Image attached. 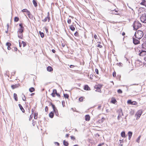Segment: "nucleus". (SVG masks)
<instances>
[{"instance_id": "12", "label": "nucleus", "mask_w": 146, "mask_h": 146, "mask_svg": "<svg viewBox=\"0 0 146 146\" xmlns=\"http://www.w3.org/2000/svg\"><path fill=\"white\" fill-rule=\"evenodd\" d=\"M47 20H48V21L49 22L50 19L48 16L46 17L44 19L42 20V21L44 22H45L47 21Z\"/></svg>"}, {"instance_id": "8", "label": "nucleus", "mask_w": 146, "mask_h": 146, "mask_svg": "<svg viewBox=\"0 0 146 146\" xmlns=\"http://www.w3.org/2000/svg\"><path fill=\"white\" fill-rule=\"evenodd\" d=\"M133 43L135 45L139 43V41L138 40H137L135 38H133Z\"/></svg>"}, {"instance_id": "25", "label": "nucleus", "mask_w": 146, "mask_h": 146, "mask_svg": "<svg viewBox=\"0 0 146 146\" xmlns=\"http://www.w3.org/2000/svg\"><path fill=\"white\" fill-rule=\"evenodd\" d=\"M70 29L73 31H74L75 30V27L72 25L70 26Z\"/></svg>"}, {"instance_id": "23", "label": "nucleus", "mask_w": 146, "mask_h": 146, "mask_svg": "<svg viewBox=\"0 0 146 146\" xmlns=\"http://www.w3.org/2000/svg\"><path fill=\"white\" fill-rule=\"evenodd\" d=\"M49 116L51 118H52L54 116V113L52 112H51L49 114Z\"/></svg>"}, {"instance_id": "45", "label": "nucleus", "mask_w": 146, "mask_h": 146, "mask_svg": "<svg viewBox=\"0 0 146 146\" xmlns=\"http://www.w3.org/2000/svg\"><path fill=\"white\" fill-rule=\"evenodd\" d=\"M78 32H76V33H75L74 34V35L75 36H78Z\"/></svg>"}, {"instance_id": "30", "label": "nucleus", "mask_w": 146, "mask_h": 146, "mask_svg": "<svg viewBox=\"0 0 146 146\" xmlns=\"http://www.w3.org/2000/svg\"><path fill=\"white\" fill-rule=\"evenodd\" d=\"M19 20V18L18 17H15L14 19V21L15 22H17Z\"/></svg>"}, {"instance_id": "11", "label": "nucleus", "mask_w": 146, "mask_h": 146, "mask_svg": "<svg viewBox=\"0 0 146 146\" xmlns=\"http://www.w3.org/2000/svg\"><path fill=\"white\" fill-rule=\"evenodd\" d=\"M90 117L89 115H87L85 116V119L86 121H88L90 120Z\"/></svg>"}, {"instance_id": "62", "label": "nucleus", "mask_w": 146, "mask_h": 146, "mask_svg": "<svg viewBox=\"0 0 146 146\" xmlns=\"http://www.w3.org/2000/svg\"><path fill=\"white\" fill-rule=\"evenodd\" d=\"M101 107V106H98V109H99V110L100 109Z\"/></svg>"}, {"instance_id": "55", "label": "nucleus", "mask_w": 146, "mask_h": 146, "mask_svg": "<svg viewBox=\"0 0 146 146\" xmlns=\"http://www.w3.org/2000/svg\"><path fill=\"white\" fill-rule=\"evenodd\" d=\"M56 94L57 95V96H58V97H60V95L58 93H57Z\"/></svg>"}, {"instance_id": "21", "label": "nucleus", "mask_w": 146, "mask_h": 146, "mask_svg": "<svg viewBox=\"0 0 146 146\" xmlns=\"http://www.w3.org/2000/svg\"><path fill=\"white\" fill-rule=\"evenodd\" d=\"M63 145L65 146H68V143L67 142L65 141V140H64L63 141Z\"/></svg>"}, {"instance_id": "6", "label": "nucleus", "mask_w": 146, "mask_h": 146, "mask_svg": "<svg viewBox=\"0 0 146 146\" xmlns=\"http://www.w3.org/2000/svg\"><path fill=\"white\" fill-rule=\"evenodd\" d=\"M20 27L19 29L17 31L18 33H23V31L24 27L22 23H20L19 24Z\"/></svg>"}, {"instance_id": "4", "label": "nucleus", "mask_w": 146, "mask_h": 146, "mask_svg": "<svg viewBox=\"0 0 146 146\" xmlns=\"http://www.w3.org/2000/svg\"><path fill=\"white\" fill-rule=\"evenodd\" d=\"M122 110L121 109H119L117 111V112L118 114V116L117 117V119L119 120L121 117V116L123 115V113L122 112Z\"/></svg>"}, {"instance_id": "49", "label": "nucleus", "mask_w": 146, "mask_h": 146, "mask_svg": "<svg viewBox=\"0 0 146 146\" xmlns=\"http://www.w3.org/2000/svg\"><path fill=\"white\" fill-rule=\"evenodd\" d=\"M95 72L97 74H98V70L97 69H95Z\"/></svg>"}, {"instance_id": "40", "label": "nucleus", "mask_w": 146, "mask_h": 146, "mask_svg": "<svg viewBox=\"0 0 146 146\" xmlns=\"http://www.w3.org/2000/svg\"><path fill=\"white\" fill-rule=\"evenodd\" d=\"M22 43L23 44V47H25V46H26V43L23 41H22Z\"/></svg>"}, {"instance_id": "9", "label": "nucleus", "mask_w": 146, "mask_h": 146, "mask_svg": "<svg viewBox=\"0 0 146 146\" xmlns=\"http://www.w3.org/2000/svg\"><path fill=\"white\" fill-rule=\"evenodd\" d=\"M101 88V86H100V85H99L98 86H96L95 87V88L96 89V90H95V91L100 92H101V90L100 89Z\"/></svg>"}, {"instance_id": "57", "label": "nucleus", "mask_w": 146, "mask_h": 146, "mask_svg": "<svg viewBox=\"0 0 146 146\" xmlns=\"http://www.w3.org/2000/svg\"><path fill=\"white\" fill-rule=\"evenodd\" d=\"M71 138L72 139L74 140L75 139V137L73 136H71Z\"/></svg>"}, {"instance_id": "19", "label": "nucleus", "mask_w": 146, "mask_h": 146, "mask_svg": "<svg viewBox=\"0 0 146 146\" xmlns=\"http://www.w3.org/2000/svg\"><path fill=\"white\" fill-rule=\"evenodd\" d=\"M104 117H102L101 119H100L98 121V122L100 123H102L104 122Z\"/></svg>"}, {"instance_id": "54", "label": "nucleus", "mask_w": 146, "mask_h": 146, "mask_svg": "<svg viewBox=\"0 0 146 146\" xmlns=\"http://www.w3.org/2000/svg\"><path fill=\"white\" fill-rule=\"evenodd\" d=\"M116 102V100H112L111 101V102L112 103H115V102Z\"/></svg>"}, {"instance_id": "48", "label": "nucleus", "mask_w": 146, "mask_h": 146, "mask_svg": "<svg viewBox=\"0 0 146 146\" xmlns=\"http://www.w3.org/2000/svg\"><path fill=\"white\" fill-rule=\"evenodd\" d=\"M113 76L114 77H116V73L115 72H113Z\"/></svg>"}, {"instance_id": "1", "label": "nucleus", "mask_w": 146, "mask_h": 146, "mask_svg": "<svg viewBox=\"0 0 146 146\" xmlns=\"http://www.w3.org/2000/svg\"><path fill=\"white\" fill-rule=\"evenodd\" d=\"M134 16H133L132 17L131 20H129V22L131 23H133V26L134 29L137 30L139 28L141 27L142 26L141 24L138 21H134Z\"/></svg>"}, {"instance_id": "35", "label": "nucleus", "mask_w": 146, "mask_h": 146, "mask_svg": "<svg viewBox=\"0 0 146 146\" xmlns=\"http://www.w3.org/2000/svg\"><path fill=\"white\" fill-rule=\"evenodd\" d=\"M146 2L145 0H142V1L140 3V4L142 5H144L145 3Z\"/></svg>"}, {"instance_id": "41", "label": "nucleus", "mask_w": 146, "mask_h": 146, "mask_svg": "<svg viewBox=\"0 0 146 146\" xmlns=\"http://www.w3.org/2000/svg\"><path fill=\"white\" fill-rule=\"evenodd\" d=\"M54 111L55 113L56 114V113H57L58 114V111L57 109L56 108L55 109L53 110Z\"/></svg>"}, {"instance_id": "56", "label": "nucleus", "mask_w": 146, "mask_h": 146, "mask_svg": "<svg viewBox=\"0 0 146 146\" xmlns=\"http://www.w3.org/2000/svg\"><path fill=\"white\" fill-rule=\"evenodd\" d=\"M17 48L15 47V48H14V50H13L14 51H17Z\"/></svg>"}, {"instance_id": "26", "label": "nucleus", "mask_w": 146, "mask_h": 146, "mask_svg": "<svg viewBox=\"0 0 146 146\" xmlns=\"http://www.w3.org/2000/svg\"><path fill=\"white\" fill-rule=\"evenodd\" d=\"M112 13L115 15H119V13H118L117 11L115 10L113 11Z\"/></svg>"}, {"instance_id": "53", "label": "nucleus", "mask_w": 146, "mask_h": 146, "mask_svg": "<svg viewBox=\"0 0 146 146\" xmlns=\"http://www.w3.org/2000/svg\"><path fill=\"white\" fill-rule=\"evenodd\" d=\"M24 98H22L23 100L24 101H25L26 100L25 97L24 95Z\"/></svg>"}, {"instance_id": "60", "label": "nucleus", "mask_w": 146, "mask_h": 146, "mask_svg": "<svg viewBox=\"0 0 146 146\" xmlns=\"http://www.w3.org/2000/svg\"><path fill=\"white\" fill-rule=\"evenodd\" d=\"M55 143L56 145H57L58 146L59 145V143H58L57 142H55Z\"/></svg>"}, {"instance_id": "50", "label": "nucleus", "mask_w": 146, "mask_h": 146, "mask_svg": "<svg viewBox=\"0 0 146 146\" xmlns=\"http://www.w3.org/2000/svg\"><path fill=\"white\" fill-rule=\"evenodd\" d=\"M79 100L80 101L82 102L83 101V98L82 97H80L79 98Z\"/></svg>"}, {"instance_id": "20", "label": "nucleus", "mask_w": 146, "mask_h": 146, "mask_svg": "<svg viewBox=\"0 0 146 146\" xmlns=\"http://www.w3.org/2000/svg\"><path fill=\"white\" fill-rule=\"evenodd\" d=\"M84 89L86 90H90V88H89V86L88 85H85L84 87Z\"/></svg>"}, {"instance_id": "51", "label": "nucleus", "mask_w": 146, "mask_h": 146, "mask_svg": "<svg viewBox=\"0 0 146 146\" xmlns=\"http://www.w3.org/2000/svg\"><path fill=\"white\" fill-rule=\"evenodd\" d=\"M45 110L46 112H47V111L48 110V108L47 106H46L45 107Z\"/></svg>"}, {"instance_id": "15", "label": "nucleus", "mask_w": 146, "mask_h": 146, "mask_svg": "<svg viewBox=\"0 0 146 146\" xmlns=\"http://www.w3.org/2000/svg\"><path fill=\"white\" fill-rule=\"evenodd\" d=\"M132 135V133L131 131L128 132V139H130Z\"/></svg>"}, {"instance_id": "64", "label": "nucleus", "mask_w": 146, "mask_h": 146, "mask_svg": "<svg viewBox=\"0 0 146 146\" xmlns=\"http://www.w3.org/2000/svg\"><path fill=\"white\" fill-rule=\"evenodd\" d=\"M69 134H66L65 136L66 137H69Z\"/></svg>"}, {"instance_id": "33", "label": "nucleus", "mask_w": 146, "mask_h": 146, "mask_svg": "<svg viewBox=\"0 0 146 146\" xmlns=\"http://www.w3.org/2000/svg\"><path fill=\"white\" fill-rule=\"evenodd\" d=\"M121 135L122 137H124L125 135V132L124 131L122 132L121 133Z\"/></svg>"}, {"instance_id": "59", "label": "nucleus", "mask_w": 146, "mask_h": 146, "mask_svg": "<svg viewBox=\"0 0 146 146\" xmlns=\"http://www.w3.org/2000/svg\"><path fill=\"white\" fill-rule=\"evenodd\" d=\"M70 68H73L74 67V65H70Z\"/></svg>"}, {"instance_id": "58", "label": "nucleus", "mask_w": 146, "mask_h": 146, "mask_svg": "<svg viewBox=\"0 0 146 146\" xmlns=\"http://www.w3.org/2000/svg\"><path fill=\"white\" fill-rule=\"evenodd\" d=\"M94 38L95 39H96L97 38V35L95 34L94 36Z\"/></svg>"}, {"instance_id": "3", "label": "nucleus", "mask_w": 146, "mask_h": 146, "mask_svg": "<svg viewBox=\"0 0 146 146\" xmlns=\"http://www.w3.org/2000/svg\"><path fill=\"white\" fill-rule=\"evenodd\" d=\"M141 21L144 23H146V13L143 14L140 17Z\"/></svg>"}, {"instance_id": "32", "label": "nucleus", "mask_w": 146, "mask_h": 146, "mask_svg": "<svg viewBox=\"0 0 146 146\" xmlns=\"http://www.w3.org/2000/svg\"><path fill=\"white\" fill-rule=\"evenodd\" d=\"M22 11L23 12H26L28 13V12H29V11H28V10L27 9H24L22 10Z\"/></svg>"}, {"instance_id": "39", "label": "nucleus", "mask_w": 146, "mask_h": 146, "mask_svg": "<svg viewBox=\"0 0 146 146\" xmlns=\"http://www.w3.org/2000/svg\"><path fill=\"white\" fill-rule=\"evenodd\" d=\"M50 104L52 106V108L53 109V110H54V109H55L56 108L54 104H53L52 103H51Z\"/></svg>"}, {"instance_id": "22", "label": "nucleus", "mask_w": 146, "mask_h": 146, "mask_svg": "<svg viewBox=\"0 0 146 146\" xmlns=\"http://www.w3.org/2000/svg\"><path fill=\"white\" fill-rule=\"evenodd\" d=\"M13 96H14V98L15 100L16 101H18V98H17V94L15 93H14Z\"/></svg>"}, {"instance_id": "24", "label": "nucleus", "mask_w": 146, "mask_h": 146, "mask_svg": "<svg viewBox=\"0 0 146 146\" xmlns=\"http://www.w3.org/2000/svg\"><path fill=\"white\" fill-rule=\"evenodd\" d=\"M27 15H28V17L29 18L32 19L33 18V16L31 14L30 12H28Z\"/></svg>"}, {"instance_id": "46", "label": "nucleus", "mask_w": 146, "mask_h": 146, "mask_svg": "<svg viewBox=\"0 0 146 146\" xmlns=\"http://www.w3.org/2000/svg\"><path fill=\"white\" fill-rule=\"evenodd\" d=\"M97 46L100 48H102V46L100 44H98V45H97Z\"/></svg>"}, {"instance_id": "38", "label": "nucleus", "mask_w": 146, "mask_h": 146, "mask_svg": "<svg viewBox=\"0 0 146 146\" xmlns=\"http://www.w3.org/2000/svg\"><path fill=\"white\" fill-rule=\"evenodd\" d=\"M129 113L131 115H133L134 113V111L133 110H131L129 112Z\"/></svg>"}, {"instance_id": "17", "label": "nucleus", "mask_w": 146, "mask_h": 146, "mask_svg": "<svg viewBox=\"0 0 146 146\" xmlns=\"http://www.w3.org/2000/svg\"><path fill=\"white\" fill-rule=\"evenodd\" d=\"M47 70L49 72H51L53 70L52 68L50 66H48L47 67Z\"/></svg>"}, {"instance_id": "47", "label": "nucleus", "mask_w": 146, "mask_h": 146, "mask_svg": "<svg viewBox=\"0 0 146 146\" xmlns=\"http://www.w3.org/2000/svg\"><path fill=\"white\" fill-rule=\"evenodd\" d=\"M71 20L70 19H68V20L67 22L69 24H70L71 22Z\"/></svg>"}, {"instance_id": "61", "label": "nucleus", "mask_w": 146, "mask_h": 146, "mask_svg": "<svg viewBox=\"0 0 146 146\" xmlns=\"http://www.w3.org/2000/svg\"><path fill=\"white\" fill-rule=\"evenodd\" d=\"M128 49L129 50H134V49L133 48H128Z\"/></svg>"}, {"instance_id": "44", "label": "nucleus", "mask_w": 146, "mask_h": 146, "mask_svg": "<svg viewBox=\"0 0 146 146\" xmlns=\"http://www.w3.org/2000/svg\"><path fill=\"white\" fill-rule=\"evenodd\" d=\"M117 92H118V93H122V91L121 90L119 89L117 90Z\"/></svg>"}, {"instance_id": "52", "label": "nucleus", "mask_w": 146, "mask_h": 146, "mask_svg": "<svg viewBox=\"0 0 146 146\" xmlns=\"http://www.w3.org/2000/svg\"><path fill=\"white\" fill-rule=\"evenodd\" d=\"M55 94L52 93L51 94V95L53 97H55Z\"/></svg>"}, {"instance_id": "36", "label": "nucleus", "mask_w": 146, "mask_h": 146, "mask_svg": "<svg viewBox=\"0 0 146 146\" xmlns=\"http://www.w3.org/2000/svg\"><path fill=\"white\" fill-rule=\"evenodd\" d=\"M6 45L7 46H10L11 45V44L9 42H7L6 43Z\"/></svg>"}, {"instance_id": "42", "label": "nucleus", "mask_w": 146, "mask_h": 146, "mask_svg": "<svg viewBox=\"0 0 146 146\" xmlns=\"http://www.w3.org/2000/svg\"><path fill=\"white\" fill-rule=\"evenodd\" d=\"M53 93H54L55 94H56L57 92V91L56 90V89H54L53 90Z\"/></svg>"}, {"instance_id": "10", "label": "nucleus", "mask_w": 146, "mask_h": 146, "mask_svg": "<svg viewBox=\"0 0 146 146\" xmlns=\"http://www.w3.org/2000/svg\"><path fill=\"white\" fill-rule=\"evenodd\" d=\"M137 104V102L135 101L132 102L131 100H128V104H131L133 105H136Z\"/></svg>"}, {"instance_id": "31", "label": "nucleus", "mask_w": 146, "mask_h": 146, "mask_svg": "<svg viewBox=\"0 0 146 146\" xmlns=\"http://www.w3.org/2000/svg\"><path fill=\"white\" fill-rule=\"evenodd\" d=\"M64 96L65 98H68L69 97L68 95L67 94H64Z\"/></svg>"}, {"instance_id": "5", "label": "nucleus", "mask_w": 146, "mask_h": 146, "mask_svg": "<svg viewBox=\"0 0 146 146\" xmlns=\"http://www.w3.org/2000/svg\"><path fill=\"white\" fill-rule=\"evenodd\" d=\"M142 113V111L141 110H138L136 113L135 115L137 116L136 119H138L141 116Z\"/></svg>"}, {"instance_id": "2", "label": "nucleus", "mask_w": 146, "mask_h": 146, "mask_svg": "<svg viewBox=\"0 0 146 146\" xmlns=\"http://www.w3.org/2000/svg\"><path fill=\"white\" fill-rule=\"evenodd\" d=\"M134 35L136 38L140 39L143 36V32L142 31L138 30L135 33Z\"/></svg>"}, {"instance_id": "7", "label": "nucleus", "mask_w": 146, "mask_h": 146, "mask_svg": "<svg viewBox=\"0 0 146 146\" xmlns=\"http://www.w3.org/2000/svg\"><path fill=\"white\" fill-rule=\"evenodd\" d=\"M139 55L140 56H144L146 55V51L144 50H141V51H139Z\"/></svg>"}, {"instance_id": "14", "label": "nucleus", "mask_w": 146, "mask_h": 146, "mask_svg": "<svg viewBox=\"0 0 146 146\" xmlns=\"http://www.w3.org/2000/svg\"><path fill=\"white\" fill-rule=\"evenodd\" d=\"M18 37L19 38L22 39L23 37V33H18Z\"/></svg>"}, {"instance_id": "27", "label": "nucleus", "mask_w": 146, "mask_h": 146, "mask_svg": "<svg viewBox=\"0 0 146 146\" xmlns=\"http://www.w3.org/2000/svg\"><path fill=\"white\" fill-rule=\"evenodd\" d=\"M35 90V88L33 87H31L29 89V91L31 92H34Z\"/></svg>"}, {"instance_id": "13", "label": "nucleus", "mask_w": 146, "mask_h": 146, "mask_svg": "<svg viewBox=\"0 0 146 146\" xmlns=\"http://www.w3.org/2000/svg\"><path fill=\"white\" fill-rule=\"evenodd\" d=\"M19 84H17L13 85H12L11 86V87L12 88V89H14L15 88H18L19 87Z\"/></svg>"}, {"instance_id": "16", "label": "nucleus", "mask_w": 146, "mask_h": 146, "mask_svg": "<svg viewBox=\"0 0 146 146\" xmlns=\"http://www.w3.org/2000/svg\"><path fill=\"white\" fill-rule=\"evenodd\" d=\"M19 106L20 108V110L22 111L24 113L25 112V110L21 105L20 104H19Z\"/></svg>"}, {"instance_id": "43", "label": "nucleus", "mask_w": 146, "mask_h": 146, "mask_svg": "<svg viewBox=\"0 0 146 146\" xmlns=\"http://www.w3.org/2000/svg\"><path fill=\"white\" fill-rule=\"evenodd\" d=\"M128 7L130 9H131V10L132 11V13H133V15H134V11L133 10V9L131 8L130 7H129L128 6Z\"/></svg>"}, {"instance_id": "34", "label": "nucleus", "mask_w": 146, "mask_h": 146, "mask_svg": "<svg viewBox=\"0 0 146 146\" xmlns=\"http://www.w3.org/2000/svg\"><path fill=\"white\" fill-rule=\"evenodd\" d=\"M142 41L144 42L146 44V36L143 38L142 39Z\"/></svg>"}, {"instance_id": "28", "label": "nucleus", "mask_w": 146, "mask_h": 146, "mask_svg": "<svg viewBox=\"0 0 146 146\" xmlns=\"http://www.w3.org/2000/svg\"><path fill=\"white\" fill-rule=\"evenodd\" d=\"M39 33L41 37L43 38L44 37V34L43 33H42L40 31Z\"/></svg>"}, {"instance_id": "63", "label": "nucleus", "mask_w": 146, "mask_h": 146, "mask_svg": "<svg viewBox=\"0 0 146 146\" xmlns=\"http://www.w3.org/2000/svg\"><path fill=\"white\" fill-rule=\"evenodd\" d=\"M52 51L54 53H55V50L54 49H52Z\"/></svg>"}, {"instance_id": "29", "label": "nucleus", "mask_w": 146, "mask_h": 146, "mask_svg": "<svg viewBox=\"0 0 146 146\" xmlns=\"http://www.w3.org/2000/svg\"><path fill=\"white\" fill-rule=\"evenodd\" d=\"M141 137V136L140 135L137 138V139L136 141L137 142H138V143H139L140 142V138Z\"/></svg>"}, {"instance_id": "18", "label": "nucleus", "mask_w": 146, "mask_h": 146, "mask_svg": "<svg viewBox=\"0 0 146 146\" xmlns=\"http://www.w3.org/2000/svg\"><path fill=\"white\" fill-rule=\"evenodd\" d=\"M33 3L35 7L37 6V4L36 0H33Z\"/></svg>"}, {"instance_id": "37", "label": "nucleus", "mask_w": 146, "mask_h": 146, "mask_svg": "<svg viewBox=\"0 0 146 146\" xmlns=\"http://www.w3.org/2000/svg\"><path fill=\"white\" fill-rule=\"evenodd\" d=\"M142 47L146 50V44H143L142 45Z\"/></svg>"}]
</instances>
